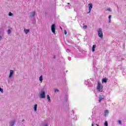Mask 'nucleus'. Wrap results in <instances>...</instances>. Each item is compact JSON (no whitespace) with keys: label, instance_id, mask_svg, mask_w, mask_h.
<instances>
[{"label":"nucleus","instance_id":"bb28decb","mask_svg":"<svg viewBox=\"0 0 126 126\" xmlns=\"http://www.w3.org/2000/svg\"><path fill=\"white\" fill-rule=\"evenodd\" d=\"M87 28V26H83V29H86Z\"/></svg>","mask_w":126,"mask_h":126},{"label":"nucleus","instance_id":"2eb2a0df","mask_svg":"<svg viewBox=\"0 0 126 126\" xmlns=\"http://www.w3.org/2000/svg\"><path fill=\"white\" fill-rule=\"evenodd\" d=\"M37 105L35 104L34 106V112H37Z\"/></svg>","mask_w":126,"mask_h":126},{"label":"nucleus","instance_id":"0eeeda50","mask_svg":"<svg viewBox=\"0 0 126 126\" xmlns=\"http://www.w3.org/2000/svg\"><path fill=\"white\" fill-rule=\"evenodd\" d=\"M15 124V120H12L9 122V126H14Z\"/></svg>","mask_w":126,"mask_h":126},{"label":"nucleus","instance_id":"f704fd0d","mask_svg":"<svg viewBox=\"0 0 126 126\" xmlns=\"http://www.w3.org/2000/svg\"><path fill=\"white\" fill-rule=\"evenodd\" d=\"M67 4H69V3H67Z\"/></svg>","mask_w":126,"mask_h":126},{"label":"nucleus","instance_id":"423d86ee","mask_svg":"<svg viewBox=\"0 0 126 126\" xmlns=\"http://www.w3.org/2000/svg\"><path fill=\"white\" fill-rule=\"evenodd\" d=\"M35 14H36V12H35V11L31 12L30 13V17H34V16H35Z\"/></svg>","mask_w":126,"mask_h":126},{"label":"nucleus","instance_id":"c756f323","mask_svg":"<svg viewBox=\"0 0 126 126\" xmlns=\"http://www.w3.org/2000/svg\"><path fill=\"white\" fill-rule=\"evenodd\" d=\"M2 39V36L1 35H0V41Z\"/></svg>","mask_w":126,"mask_h":126},{"label":"nucleus","instance_id":"4468645a","mask_svg":"<svg viewBox=\"0 0 126 126\" xmlns=\"http://www.w3.org/2000/svg\"><path fill=\"white\" fill-rule=\"evenodd\" d=\"M47 100L49 103H51V97H50V95L49 94L47 95Z\"/></svg>","mask_w":126,"mask_h":126},{"label":"nucleus","instance_id":"9d476101","mask_svg":"<svg viewBox=\"0 0 126 126\" xmlns=\"http://www.w3.org/2000/svg\"><path fill=\"white\" fill-rule=\"evenodd\" d=\"M24 32H25V34H28L30 32V30L24 29Z\"/></svg>","mask_w":126,"mask_h":126},{"label":"nucleus","instance_id":"aec40b11","mask_svg":"<svg viewBox=\"0 0 126 126\" xmlns=\"http://www.w3.org/2000/svg\"><path fill=\"white\" fill-rule=\"evenodd\" d=\"M104 126H108V122L105 121L104 123Z\"/></svg>","mask_w":126,"mask_h":126},{"label":"nucleus","instance_id":"4be33fe9","mask_svg":"<svg viewBox=\"0 0 126 126\" xmlns=\"http://www.w3.org/2000/svg\"><path fill=\"white\" fill-rule=\"evenodd\" d=\"M0 91L1 93H3V89L0 87Z\"/></svg>","mask_w":126,"mask_h":126},{"label":"nucleus","instance_id":"ddd939ff","mask_svg":"<svg viewBox=\"0 0 126 126\" xmlns=\"http://www.w3.org/2000/svg\"><path fill=\"white\" fill-rule=\"evenodd\" d=\"M107 79L103 78L102 79V83H106L107 82Z\"/></svg>","mask_w":126,"mask_h":126},{"label":"nucleus","instance_id":"dca6fc26","mask_svg":"<svg viewBox=\"0 0 126 126\" xmlns=\"http://www.w3.org/2000/svg\"><path fill=\"white\" fill-rule=\"evenodd\" d=\"M39 81L41 82H42L43 81V76H40V77H39Z\"/></svg>","mask_w":126,"mask_h":126},{"label":"nucleus","instance_id":"20e7f679","mask_svg":"<svg viewBox=\"0 0 126 126\" xmlns=\"http://www.w3.org/2000/svg\"><path fill=\"white\" fill-rule=\"evenodd\" d=\"M51 31L54 34L56 33V25L53 24L51 26Z\"/></svg>","mask_w":126,"mask_h":126},{"label":"nucleus","instance_id":"473e14b6","mask_svg":"<svg viewBox=\"0 0 126 126\" xmlns=\"http://www.w3.org/2000/svg\"><path fill=\"white\" fill-rule=\"evenodd\" d=\"M24 121H25V120H22V122H24Z\"/></svg>","mask_w":126,"mask_h":126},{"label":"nucleus","instance_id":"f3484780","mask_svg":"<svg viewBox=\"0 0 126 126\" xmlns=\"http://www.w3.org/2000/svg\"><path fill=\"white\" fill-rule=\"evenodd\" d=\"M49 126V123L46 122L44 123L43 126Z\"/></svg>","mask_w":126,"mask_h":126},{"label":"nucleus","instance_id":"72a5a7b5","mask_svg":"<svg viewBox=\"0 0 126 126\" xmlns=\"http://www.w3.org/2000/svg\"><path fill=\"white\" fill-rule=\"evenodd\" d=\"M110 22H111V20H109V23H110Z\"/></svg>","mask_w":126,"mask_h":126},{"label":"nucleus","instance_id":"6ab92c4d","mask_svg":"<svg viewBox=\"0 0 126 126\" xmlns=\"http://www.w3.org/2000/svg\"><path fill=\"white\" fill-rule=\"evenodd\" d=\"M106 11H112V9H111L110 8H108L106 9Z\"/></svg>","mask_w":126,"mask_h":126},{"label":"nucleus","instance_id":"393cba45","mask_svg":"<svg viewBox=\"0 0 126 126\" xmlns=\"http://www.w3.org/2000/svg\"><path fill=\"white\" fill-rule=\"evenodd\" d=\"M108 18L109 20H111V18H112V15H109Z\"/></svg>","mask_w":126,"mask_h":126},{"label":"nucleus","instance_id":"9b49d317","mask_svg":"<svg viewBox=\"0 0 126 126\" xmlns=\"http://www.w3.org/2000/svg\"><path fill=\"white\" fill-rule=\"evenodd\" d=\"M102 100H104V96H99V102H101Z\"/></svg>","mask_w":126,"mask_h":126},{"label":"nucleus","instance_id":"7c9ffc66","mask_svg":"<svg viewBox=\"0 0 126 126\" xmlns=\"http://www.w3.org/2000/svg\"><path fill=\"white\" fill-rule=\"evenodd\" d=\"M66 51L67 52V53H69V52H70V50H68V49H67V50H66Z\"/></svg>","mask_w":126,"mask_h":126},{"label":"nucleus","instance_id":"1a4fd4ad","mask_svg":"<svg viewBox=\"0 0 126 126\" xmlns=\"http://www.w3.org/2000/svg\"><path fill=\"white\" fill-rule=\"evenodd\" d=\"M12 75H13V70H10V74H9V78H11V77H12Z\"/></svg>","mask_w":126,"mask_h":126},{"label":"nucleus","instance_id":"f257e3e1","mask_svg":"<svg viewBox=\"0 0 126 126\" xmlns=\"http://www.w3.org/2000/svg\"><path fill=\"white\" fill-rule=\"evenodd\" d=\"M96 89L99 92H103V85H102V84L100 83L99 82L97 83Z\"/></svg>","mask_w":126,"mask_h":126},{"label":"nucleus","instance_id":"a211bd4d","mask_svg":"<svg viewBox=\"0 0 126 126\" xmlns=\"http://www.w3.org/2000/svg\"><path fill=\"white\" fill-rule=\"evenodd\" d=\"M54 92H55V93H57V92H60V91L57 89H55Z\"/></svg>","mask_w":126,"mask_h":126},{"label":"nucleus","instance_id":"412c9836","mask_svg":"<svg viewBox=\"0 0 126 126\" xmlns=\"http://www.w3.org/2000/svg\"><path fill=\"white\" fill-rule=\"evenodd\" d=\"M7 32H8V35H9L11 33V30L9 29V30H8Z\"/></svg>","mask_w":126,"mask_h":126},{"label":"nucleus","instance_id":"f03ea898","mask_svg":"<svg viewBox=\"0 0 126 126\" xmlns=\"http://www.w3.org/2000/svg\"><path fill=\"white\" fill-rule=\"evenodd\" d=\"M97 33L99 38L102 39V38H103V31L102 30V28L98 29L97 30Z\"/></svg>","mask_w":126,"mask_h":126},{"label":"nucleus","instance_id":"f8f14e48","mask_svg":"<svg viewBox=\"0 0 126 126\" xmlns=\"http://www.w3.org/2000/svg\"><path fill=\"white\" fill-rule=\"evenodd\" d=\"M96 48V45H94L92 47V52H95V49Z\"/></svg>","mask_w":126,"mask_h":126},{"label":"nucleus","instance_id":"b1692460","mask_svg":"<svg viewBox=\"0 0 126 126\" xmlns=\"http://www.w3.org/2000/svg\"><path fill=\"white\" fill-rule=\"evenodd\" d=\"M13 14L11 12L9 13V16H12Z\"/></svg>","mask_w":126,"mask_h":126},{"label":"nucleus","instance_id":"6e6552de","mask_svg":"<svg viewBox=\"0 0 126 126\" xmlns=\"http://www.w3.org/2000/svg\"><path fill=\"white\" fill-rule=\"evenodd\" d=\"M104 117H107L109 115V110H106L104 111Z\"/></svg>","mask_w":126,"mask_h":126},{"label":"nucleus","instance_id":"2f4dec72","mask_svg":"<svg viewBox=\"0 0 126 126\" xmlns=\"http://www.w3.org/2000/svg\"><path fill=\"white\" fill-rule=\"evenodd\" d=\"M92 126H94V124L93 123H92Z\"/></svg>","mask_w":126,"mask_h":126},{"label":"nucleus","instance_id":"39448f33","mask_svg":"<svg viewBox=\"0 0 126 126\" xmlns=\"http://www.w3.org/2000/svg\"><path fill=\"white\" fill-rule=\"evenodd\" d=\"M88 6H89V11L87 13H90V12L91 11V9H92V8L93 7V4H92V3H89L88 4Z\"/></svg>","mask_w":126,"mask_h":126},{"label":"nucleus","instance_id":"7ed1b4c3","mask_svg":"<svg viewBox=\"0 0 126 126\" xmlns=\"http://www.w3.org/2000/svg\"><path fill=\"white\" fill-rule=\"evenodd\" d=\"M39 98L42 99H45L46 98V92L45 91H41L39 94Z\"/></svg>","mask_w":126,"mask_h":126},{"label":"nucleus","instance_id":"a878e982","mask_svg":"<svg viewBox=\"0 0 126 126\" xmlns=\"http://www.w3.org/2000/svg\"><path fill=\"white\" fill-rule=\"evenodd\" d=\"M64 33L65 34V35H66V34H67V32H66V30L64 31Z\"/></svg>","mask_w":126,"mask_h":126},{"label":"nucleus","instance_id":"cd10ccee","mask_svg":"<svg viewBox=\"0 0 126 126\" xmlns=\"http://www.w3.org/2000/svg\"><path fill=\"white\" fill-rule=\"evenodd\" d=\"M85 84H86V85H88V81H86Z\"/></svg>","mask_w":126,"mask_h":126},{"label":"nucleus","instance_id":"5701e85b","mask_svg":"<svg viewBox=\"0 0 126 126\" xmlns=\"http://www.w3.org/2000/svg\"><path fill=\"white\" fill-rule=\"evenodd\" d=\"M118 123L119 125H122V121L121 120H119Z\"/></svg>","mask_w":126,"mask_h":126},{"label":"nucleus","instance_id":"c85d7f7f","mask_svg":"<svg viewBox=\"0 0 126 126\" xmlns=\"http://www.w3.org/2000/svg\"><path fill=\"white\" fill-rule=\"evenodd\" d=\"M72 7V6L71 5H69V8H71Z\"/></svg>","mask_w":126,"mask_h":126}]
</instances>
